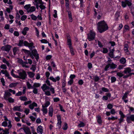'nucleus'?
I'll list each match as a JSON object with an SVG mask.
<instances>
[{
    "mask_svg": "<svg viewBox=\"0 0 134 134\" xmlns=\"http://www.w3.org/2000/svg\"><path fill=\"white\" fill-rule=\"evenodd\" d=\"M113 107V105L110 103L108 104L107 106V108L109 109H111Z\"/></svg>",
    "mask_w": 134,
    "mask_h": 134,
    "instance_id": "49",
    "label": "nucleus"
},
{
    "mask_svg": "<svg viewBox=\"0 0 134 134\" xmlns=\"http://www.w3.org/2000/svg\"><path fill=\"white\" fill-rule=\"evenodd\" d=\"M128 93L127 92H126L125 93L122 98V99H125L127 98V94Z\"/></svg>",
    "mask_w": 134,
    "mask_h": 134,
    "instance_id": "39",
    "label": "nucleus"
},
{
    "mask_svg": "<svg viewBox=\"0 0 134 134\" xmlns=\"http://www.w3.org/2000/svg\"><path fill=\"white\" fill-rule=\"evenodd\" d=\"M6 72L5 73V76L6 77H7V78L9 79H11L12 78L10 77L9 74L6 70H5Z\"/></svg>",
    "mask_w": 134,
    "mask_h": 134,
    "instance_id": "29",
    "label": "nucleus"
},
{
    "mask_svg": "<svg viewBox=\"0 0 134 134\" xmlns=\"http://www.w3.org/2000/svg\"><path fill=\"white\" fill-rule=\"evenodd\" d=\"M53 111V110L52 107L50 106L49 108V111L48 113L49 115L51 117L52 116Z\"/></svg>",
    "mask_w": 134,
    "mask_h": 134,
    "instance_id": "14",
    "label": "nucleus"
},
{
    "mask_svg": "<svg viewBox=\"0 0 134 134\" xmlns=\"http://www.w3.org/2000/svg\"><path fill=\"white\" fill-rule=\"evenodd\" d=\"M27 88L28 89H30V88H32L34 87L33 86H32L31 85L30 83L29 82H27Z\"/></svg>",
    "mask_w": 134,
    "mask_h": 134,
    "instance_id": "27",
    "label": "nucleus"
},
{
    "mask_svg": "<svg viewBox=\"0 0 134 134\" xmlns=\"http://www.w3.org/2000/svg\"><path fill=\"white\" fill-rule=\"evenodd\" d=\"M23 40H20L19 41V42L18 44V46L20 47L21 46H23Z\"/></svg>",
    "mask_w": 134,
    "mask_h": 134,
    "instance_id": "41",
    "label": "nucleus"
},
{
    "mask_svg": "<svg viewBox=\"0 0 134 134\" xmlns=\"http://www.w3.org/2000/svg\"><path fill=\"white\" fill-rule=\"evenodd\" d=\"M108 52V50L107 48H103V52L104 53H107Z\"/></svg>",
    "mask_w": 134,
    "mask_h": 134,
    "instance_id": "60",
    "label": "nucleus"
},
{
    "mask_svg": "<svg viewBox=\"0 0 134 134\" xmlns=\"http://www.w3.org/2000/svg\"><path fill=\"white\" fill-rule=\"evenodd\" d=\"M128 45L127 44H125L124 45V50L125 52H127L128 51Z\"/></svg>",
    "mask_w": 134,
    "mask_h": 134,
    "instance_id": "24",
    "label": "nucleus"
},
{
    "mask_svg": "<svg viewBox=\"0 0 134 134\" xmlns=\"http://www.w3.org/2000/svg\"><path fill=\"white\" fill-rule=\"evenodd\" d=\"M22 51H24L26 54L28 55V56L30 55L31 54V52L30 51L25 49H22Z\"/></svg>",
    "mask_w": 134,
    "mask_h": 134,
    "instance_id": "17",
    "label": "nucleus"
},
{
    "mask_svg": "<svg viewBox=\"0 0 134 134\" xmlns=\"http://www.w3.org/2000/svg\"><path fill=\"white\" fill-rule=\"evenodd\" d=\"M122 6L123 7H125L126 6V3L125 0V1H122L121 2Z\"/></svg>",
    "mask_w": 134,
    "mask_h": 134,
    "instance_id": "44",
    "label": "nucleus"
},
{
    "mask_svg": "<svg viewBox=\"0 0 134 134\" xmlns=\"http://www.w3.org/2000/svg\"><path fill=\"white\" fill-rule=\"evenodd\" d=\"M99 80V78L98 76H94V80L95 82L98 81Z\"/></svg>",
    "mask_w": 134,
    "mask_h": 134,
    "instance_id": "56",
    "label": "nucleus"
},
{
    "mask_svg": "<svg viewBox=\"0 0 134 134\" xmlns=\"http://www.w3.org/2000/svg\"><path fill=\"white\" fill-rule=\"evenodd\" d=\"M8 101L10 103H13L14 102V99L11 98V97H10L8 99Z\"/></svg>",
    "mask_w": 134,
    "mask_h": 134,
    "instance_id": "53",
    "label": "nucleus"
},
{
    "mask_svg": "<svg viewBox=\"0 0 134 134\" xmlns=\"http://www.w3.org/2000/svg\"><path fill=\"white\" fill-rule=\"evenodd\" d=\"M97 29L101 33L107 30L108 27L104 20L99 22L97 24Z\"/></svg>",
    "mask_w": 134,
    "mask_h": 134,
    "instance_id": "1",
    "label": "nucleus"
},
{
    "mask_svg": "<svg viewBox=\"0 0 134 134\" xmlns=\"http://www.w3.org/2000/svg\"><path fill=\"white\" fill-rule=\"evenodd\" d=\"M96 34L92 31H90V33L88 34V39L90 41L93 40L95 38Z\"/></svg>",
    "mask_w": 134,
    "mask_h": 134,
    "instance_id": "3",
    "label": "nucleus"
},
{
    "mask_svg": "<svg viewBox=\"0 0 134 134\" xmlns=\"http://www.w3.org/2000/svg\"><path fill=\"white\" fill-rule=\"evenodd\" d=\"M120 62L121 63L124 64L126 62V60L125 58H122L120 60Z\"/></svg>",
    "mask_w": 134,
    "mask_h": 134,
    "instance_id": "28",
    "label": "nucleus"
},
{
    "mask_svg": "<svg viewBox=\"0 0 134 134\" xmlns=\"http://www.w3.org/2000/svg\"><path fill=\"white\" fill-rule=\"evenodd\" d=\"M19 75H18L17 78L22 80L25 79L27 77V74L25 71L23 70L20 69L17 70Z\"/></svg>",
    "mask_w": 134,
    "mask_h": 134,
    "instance_id": "2",
    "label": "nucleus"
},
{
    "mask_svg": "<svg viewBox=\"0 0 134 134\" xmlns=\"http://www.w3.org/2000/svg\"><path fill=\"white\" fill-rule=\"evenodd\" d=\"M18 51V49L17 47H15L13 48V54L14 55L16 54V53Z\"/></svg>",
    "mask_w": 134,
    "mask_h": 134,
    "instance_id": "32",
    "label": "nucleus"
},
{
    "mask_svg": "<svg viewBox=\"0 0 134 134\" xmlns=\"http://www.w3.org/2000/svg\"><path fill=\"white\" fill-rule=\"evenodd\" d=\"M110 63H108L105 66L104 68V70L105 71H107L108 70V69L110 67Z\"/></svg>",
    "mask_w": 134,
    "mask_h": 134,
    "instance_id": "36",
    "label": "nucleus"
},
{
    "mask_svg": "<svg viewBox=\"0 0 134 134\" xmlns=\"http://www.w3.org/2000/svg\"><path fill=\"white\" fill-rule=\"evenodd\" d=\"M2 125L4 127L7 126V123L5 121H4L2 123Z\"/></svg>",
    "mask_w": 134,
    "mask_h": 134,
    "instance_id": "54",
    "label": "nucleus"
},
{
    "mask_svg": "<svg viewBox=\"0 0 134 134\" xmlns=\"http://www.w3.org/2000/svg\"><path fill=\"white\" fill-rule=\"evenodd\" d=\"M117 65L116 64L112 63H110V67L111 69H114L116 68Z\"/></svg>",
    "mask_w": 134,
    "mask_h": 134,
    "instance_id": "18",
    "label": "nucleus"
},
{
    "mask_svg": "<svg viewBox=\"0 0 134 134\" xmlns=\"http://www.w3.org/2000/svg\"><path fill=\"white\" fill-rule=\"evenodd\" d=\"M27 74L31 78L33 77L35 75V74L31 72H28Z\"/></svg>",
    "mask_w": 134,
    "mask_h": 134,
    "instance_id": "21",
    "label": "nucleus"
},
{
    "mask_svg": "<svg viewBox=\"0 0 134 134\" xmlns=\"http://www.w3.org/2000/svg\"><path fill=\"white\" fill-rule=\"evenodd\" d=\"M102 90L103 91L105 92H108L109 91L108 89L105 87H102Z\"/></svg>",
    "mask_w": 134,
    "mask_h": 134,
    "instance_id": "50",
    "label": "nucleus"
},
{
    "mask_svg": "<svg viewBox=\"0 0 134 134\" xmlns=\"http://www.w3.org/2000/svg\"><path fill=\"white\" fill-rule=\"evenodd\" d=\"M31 5L30 4H27L26 5L24 6V8L26 9L27 10V12H28V10H29L30 7Z\"/></svg>",
    "mask_w": 134,
    "mask_h": 134,
    "instance_id": "25",
    "label": "nucleus"
},
{
    "mask_svg": "<svg viewBox=\"0 0 134 134\" xmlns=\"http://www.w3.org/2000/svg\"><path fill=\"white\" fill-rule=\"evenodd\" d=\"M42 108L41 110L43 111V113L44 114H46L47 113V109L46 107H44V105H42Z\"/></svg>",
    "mask_w": 134,
    "mask_h": 134,
    "instance_id": "19",
    "label": "nucleus"
},
{
    "mask_svg": "<svg viewBox=\"0 0 134 134\" xmlns=\"http://www.w3.org/2000/svg\"><path fill=\"white\" fill-rule=\"evenodd\" d=\"M14 70L12 69L10 72L11 75L14 77L17 78L18 75H15L14 73Z\"/></svg>",
    "mask_w": 134,
    "mask_h": 134,
    "instance_id": "26",
    "label": "nucleus"
},
{
    "mask_svg": "<svg viewBox=\"0 0 134 134\" xmlns=\"http://www.w3.org/2000/svg\"><path fill=\"white\" fill-rule=\"evenodd\" d=\"M131 69L129 68H127L124 69V70L123 72L125 74L127 75H129L130 76H131L132 74V73H131Z\"/></svg>",
    "mask_w": 134,
    "mask_h": 134,
    "instance_id": "5",
    "label": "nucleus"
},
{
    "mask_svg": "<svg viewBox=\"0 0 134 134\" xmlns=\"http://www.w3.org/2000/svg\"><path fill=\"white\" fill-rule=\"evenodd\" d=\"M44 92H45V94L47 96H49L51 95V93L49 91H45Z\"/></svg>",
    "mask_w": 134,
    "mask_h": 134,
    "instance_id": "59",
    "label": "nucleus"
},
{
    "mask_svg": "<svg viewBox=\"0 0 134 134\" xmlns=\"http://www.w3.org/2000/svg\"><path fill=\"white\" fill-rule=\"evenodd\" d=\"M22 94V93L21 91H19L18 92L16 93L15 96H21Z\"/></svg>",
    "mask_w": 134,
    "mask_h": 134,
    "instance_id": "61",
    "label": "nucleus"
},
{
    "mask_svg": "<svg viewBox=\"0 0 134 134\" xmlns=\"http://www.w3.org/2000/svg\"><path fill=\"white\" fill-rule=\"evenodd\" d=\"M1 82L2 83L3 85V86H5V82L4 79L3 78H1Z\"/></svg>",
    "mask_w": 134,
    "mask_h": 134,
    "instance_id": "63",
    "label": "nucleus"
},
{
    "mask_svg": "<svg viewBox=\"0 0 134 134\" xmlns=\"http://www.w3.org/2000/svg\"><path fill=\"white\" fill-rule=\"evenodd\" d=\"M20 106H15L14 107L13 110H14L21 111H22V109L20 108Z\"/></svg>",
    "mask_w": 134,
    "mask_h": 134,
    "instance_id": "16",
    "label": "nucleus"
},
{
    "mask_svg": "<svg viewBox=\"0 0 134 134\" xmlns=\"http://www.w3.org/2000/svg\"><path fill=\"white\" fill-rule=\"evenodd\" d=\"M68 45L69 46V47H71V39H68L67 40Z\"/></svg>",
    "mask_w": 134,
    "mask_h": 134,
    "instance_id": "37",
    "label": "nucleus"
},
{
    "mask_svg": "<svg viewBox=\"0 0 134 134\" xmlns=\"http://www.w3.org/2000/svg\"><path fill=\"white\" fill-rule=\"evenodd\" d=\"M36 8L34 6L30 7L28 12H32L35 10Z\"/></svg>",
    "mask_w": 134,
    "mask_h": 134,
    "instance_id": "20",
    "label": "nucleus"
},
{
    "mask_svg": "<svg viewBox=\"0 0 134 134\" xmlns=\"http://www.w3.org/2000/svg\"><path fill=\"white\" fill-rule=\"evenodd\" d=\"M50 104V103L48 101H46L45 104L44 105V107H47L48 105H49Z\"/></svg>",
    "mask_w": 134,
    "mask_h": 134,
    "instance_id": "46",
    "label": "nucleus"
},
{
    "mask_svg": "<svg viewBox=\"0 0 134 134\" xmlns=\"http://www.w3.org/2000/svg\"><path fill=\"white\" fill-rule=\"evenodd\" d=\"M73 79H70L68 81V85H71L73 83Z\"/></svg>",
    "mask_w": 134,
    "mask_h": 134,
    "instance_id": "58",
    "label": "nucleus"
},
{
    "mask_svg": "<svg viewBox=\"0 0 134 134\" xmlns=\"http://www.w3.org/2000/svg\"><path fill=\"white\" fill-rule=\"evenodd\" d=\"M16 85L17 84L15 83H12L10 84L9 87L10 88H12L16 86Z\"/></svg>",
    "mask_w": 134,
    "mask_h": 134,
    "instance_id": "43",
    "label": "nucleus"
},
{
    "mask_svg": "<svg viewBox=\"0 0 134 134\" xmlns=\"http://www.w3.org/2000/svg\"><path fill=\"white\" fill-rule=\"evenodd\" d=\"M111 83L115 82L116 80V78L114 76L111 77Z\"/></svg>",
    "mask_w": 134,
    "mask_h": 134,
    "instance_id": "40",
    "label": "nucleus"
},
{
    "mask_svg": "<svg viewBox=\"0 0 134 134\" xmlns=\"http://www.w3.org/2000/svg\"><path fill=\"white\" fill-rule=\"evenodd\" d=\"M97 122L99 124H102V121L101 117L100 116H98L97 117Z\"/></svg>",
    "mask_w": 134,
    "mask_h": 134,
    "instance_id": "22",
    "label": "nucleus"
},
{
    "mask_svg": "<svg viewBox=\"0 0 134 134\" xmlns=\"http://www.w3.org/2000/svg\"><path fill=\"white\" fill-rule=\"evenodd\" d=\"M31 18L32 19L35 20L37 19V17L35 16L33 14H32L31 15Z\"/></svg>",
    "mask_w": 134,
    "mask_h": 134,
    "instance_id": "42",
    "label": "nucleus"
},
{
    "mask_svg": "<svg viewBox=\"0 0 134 134\" xmlns=\"http://www.w3.org/2000/svg\"><path fill=\"white\" fill-rule=\"evenodd\" d=\"M57 118L58 122L57 124V126L59 128L61 126L62 121H61V117L60 115H58L57 116Z\"/></svg>",
    "mask_w": 134,
    "mask_h": 134,
    "instance_id": "7",
    "label": "nucleus"
},
{
    "mask_svg": "<svg viewBox=\"0 0 134 134\" xmlns=\"http://www.w3.org/2000/svg\"><path fill=\"white\" fill-rule=\"evenodd\" d=\"M24 46L28 47L29 48L32 47L34 45V43L31 42L30 43H29L26 41H24Z\"/></svg>",
    "mask_w": 134,
    "mask_h": 134,
    "instance_id": "10",
    "label": "nucleus"
},
{
    "mask_svg": "<svg viewBox=\"0 0 134 134\" xmlns=\"http://www.w3.org/2000/svg\"><path fill=\"white\" fill-rule=\"evenodd\" d=\"M117 75L120 77H122L124 76V75L121 73L120 72H118L116 74Z\"/></svg>",
    "mask_w": 134,
    "mask_h": 134,
    "instance_id": "64",
    "label": "nucleus"
},
{
    "mask_svg": "<svg viewBox=\"0 0 134 134\" xmlns=\"http://www.w3.org/2000/svg\"><path fill=\"white\" fill-rule=\"evenodd\" d=\"M125 1H126V4H127L129 6H130L131 5L132 3L131 2L127 0H125Z\"/></svg>",
    "mask_w": 134,
    "mask_h": 134,
    "instance_id": "48",
    "label": "nucleus"
},
{
    "mask_svg": "<svg viewBox=\"0 0 134 134\" xmlns=\"http://www.w3.org/2000/svg\"><path fill=\"white\" fill-rule=\"evenodd\" d=\"M80 123L78 125V127H83L85 126V124L82 121H80Z\"/></svg>",
    "mask_w": 134,
    "mask_h": 134,
    "instance_id": "33",
    "label": "nucleus"
},
{
    "mask_svg": "<svg viewBox=\"0 0 134 134\" xmlns=\"http://www.w3.org/2000/svg\"><path fill=\"white\" fill-rule=\"evenodd\" d=\"M126 120L128 123H131V121H134V115H132L130 116H128L127 117Z\"/></svg>",
    "mask_w": 134,
    "mask_h": 134,
    "instance_id": "9",
    "label": "nucleus"
},
{
    "mask_svg": "<svg viewBox=\"0 0 134 134\" xmlns=\"http://www.w3.org/2000/svg\"><path fill=\"white\" fill-rule=\"evenodd\" d=\"M68 127L67 124L66 123H65L63 129L64 130H66L67 129Z\"/></svg>",
    "mask_w": 134,
    "mask_h": 134,
    "instance_id": "62",
    "label": "nucleus"
},
{
    "mask_svg": "<svg viewBox=\"0 0 134 134\" xmlns=\"http://www.w3.org/2000/svg\"><path fill=\"white\" fill-rule=\"evenodd\" d=\"M41 85L40 83H34L33 86L34 87L36 88L39 87Z\"/></svg>",
    "mask_w": 134,
    "mask_h": 134,
    "instance_id": "34",
    "label": "nucleus"
},
{
    "mask_svg": "<svg viewBox=\"0 0 134 134\" xmlns=\"http://www.w3.org/2000/svg\"><path fill=\"white\" fill-rule=\"evenodd\" d=\"M1 68L2 69H5L7 68V67L6 65L5 64H2V65L1 66Z\"/></svg>",
    "mask_w": 134,
    "mask_h": 134,
    "instance_id": "52",
    "label": "nucleus"
},
{
    "mask_svg": "<svg viewBox=\"0 0 134 134\" xmlns=\"http://www.w3.org/2000/svg\"><path fill=\"white\" fill-rule=\"evenodd\" d=\"M12 94L9 92L5 91L4 94V97L5 100H7L8 99L10 98L9 97Z\"/></svg>",
    "mask_w": 134,
    "mask_h": 134,
    "instance_id": "8",
    "label": "nucleus"
},
{
    "mask_svg": "<svg viewBox=\"0 0 134 134\" xmlns=\"http://www.w3.org/2000/svg\"><path fill=\"white\" fill-rule=\"evenodd\" d=\"M70 49V52L71 53V54L72 55H74L75 54V53L74 52V49L72 47H69Z\"/></svg>",
    "mask_w": 134,
    "mask_h": 134,
    "instance_id": "31",
    "label": "nucleus"
},
{
    "mask_svg": "<svg viewBox=\"0 0 134 134\" xmlns=\"http://www.w3.org/2000/svg\"><path fill=\"white\" fill-rule=\"evenodd\" d=\"M36 118L32 116H31L29 117V118L31 119L32 121H35Z\"/></svg>",
    "mask_w": 134,
    "mask_h": 134,
    "instance_id": "45",
    "label": "nucleus"
},
{
    "mask_svg": "<svg viewBox=\"0 0 134 134\" xmlns=\"http://www.w3.org/2000/svg\"><path fill=\"white\" fill-rule=\"evenodd\" d=\"M12 47L10 45H8L3 46L1 48V49L3 51L9 52Z\"/></svg>",
    "mask_w": 134,
    "mask_h": 134,
    "instance_id": "6",
    "label": "nucleus"
},
{
    "mask_svg": "<svg viewBox=\"0 0 134 134\" xmlns=\"http://www.w3.org/2000/svg\"><path fill=\"white\" fill-rule=\"evenodd\" d=\"M41 88L43 92H45L46 90H49L50 89L49 87L47 86L46 84H43L41 87Z\"/></svg>",
    "mask_w": 134,
    "mask_h": 134,
    "instance_id": "11",
    "label": "nucleus"
},
{
    "mask_svg": "<svg viewBox=\"0 0 134 134\" xmlns=\"http://www.w3.org/2000/svg\"><path fill=\"white\" fill-rule=\"evenodd\" d=\"M35 2L36 3V4H35L36 5V8L37 9H38V7H39V6L38 5V0H34Z\"/></svg>",
    "mask_w": 134,
    "mask_h": 134,
    "instance_id": "57",
    "label": "nucleus"
},
{
    "mask_svg": "<svg viewBox=\"0 0 134 134\" xmlns=\"http://www.w3.org/2000/svg\"><path fill=\"white\" fill-rule=\"evenodd\" d=\"M3 62L4 63L6 64L8 66H9V63L7 61L5 58H4L3 59Z\"/></svg>",
    "mask_w": 134,
    "mask_h": 134,
    "instance_id": "35",
    "label": "nucleus"
},
{
    "mask_svg": "<svg viewBox=\"0 0 134 134\" xmlns=\"http://www.w3.org/2000/svg\"><path fill=\"white\" fill-rule=\"evenodd\" d=\"M109 57L111 58H113L114 57V53L110 52L109 53Z\"/></svg>",
    "mask_w": 134,
    "mask_h": 134,
    "instance_id": "47",
    "label": "nucleus"
},
{
    "mask_svg": "<svg viewBox=\"0 0 134 134\" xmlns=\"http://www.w3.org/2000/svg\"><path fill=\"white\" fill-rule=\"evenodd\" d=\"M118 118L116 117H114L112 116L111 117H109L108 118V120H115L117 119Z\"/></svg>",
    "mask_w": 134,
    "mask_h": 134,
    "instance_id": "30",
    "label": "nucleus"
},
{
    "mask_svg": "<svg viewBox=\"0 0 134 134\" xmlns=\"http://www.w3.org/2000/svg\"><path fill=\"white\" fill-rule=\"evenodd\" d=\"M31 52L32 55H34L37 61L39 58V57L37 50L35 49H34L31 51Z\"/></svg>",
    "mask_w": 134,
    "mask_h": 134,
    "instance_id": "4",
    "label": "nucleus"
},
{
    "mask_svg": "<svg viewBox=\"0 0 134 134\" xmlns=\"http://www.w3.org/2000/svg\"><path fill=\"white\" fill-rule=\"evenodd\" d=\"M32 89H33V92L35 94H37V93L38 92V90L37 88H34V87L33 88H32Z\"/></svg>",
    "mask_w": 134,
    "mask_h": 134,
    "instance_id": "38",
    "label": "nucleus"
},
{
    "mask_svg": "<svg viewBox=\"0 0 134 134\" xmlns=\"http://www.w3.org/2000/svg\"><path fill=\"white\" fill-rule=\"evenodd\" d=\"M23 130L26 134H31L30 130L28 127H26L23 129Z\"/></svg>",
    "mask_w": 134,
    "mask_h": 134,
    "instance_id": "15",
    "label": "nucleus"
},
{
    "mask_svg": "<svg viewBox=\"0 0 134 134\" xmlns=\"http://www.w3.org/2000/svg\"><path fill=\"white\" fill-rule=\"evenodd\" d=\"M19 99L22 101H26L27 100V98L26 96H21Z\"/></svg>",
    "mask_w": 134,
    "mask_h": 134,
    "instance_id": "23",
    "label": "nucleus"
},
{
    "mask_svg": "<svg viewBox=\"0 0 134 134\" xmlns=\"http://www.w3.org/2000/svg\"><path fill=\"white\" fill-rule=\"evenodd\" d=\"M27 18V16L26 15H23L21 18V19L22 21L24 20Z\"/></svg>",
    "mask_w": 134,
    "mask_h": 134,
    "instance_id": "55",
    "label": "nucleus"
},
{
    "mask_svg": "<svg viewBox=\"0 0 134 134\" xmlns=\"http://www.w3.org/2000/svg\"><path fill=\"white\" fill-rule=\"evenodd\" d=\"M49 79L53 81V82H55L57 81H59L60 79V78L59 76H57L55 78L52 76H51L49 77Z\"/></svg>",
    "mask_w": 134,
    "mask_h": 134,
    "instance_id": "12",
    "label": "nucleus"
},
{
    "mask_svg": "<svg viewBox=\"0 0 134 134\" xmlns=\"http://www.w3.org/2000/svg\"><path fill=\"white\" fill-rule=\"evenodd\" d=\"M119 113L121 115V118H124L125 117V115L121 111H120Z\"/></svg>",
    "mask_w": 134,
    "mask_h": 134,
    "instance_id": "51",
    "label": "nucleus"
},
{
    "mask_svg": "<svg viewBox=\"0 0 134 134\" xmlns=\"http://www.w3.org/2000/svg\"><path fill=\"white\" fill-rule=\"evenodd\" d=\"M43 127L41 126H38L37 129V132L38 133H40V134H42L43 132Z\"/></svg>",
    "mask_w": 134,
    "mask_h": 134,
    "instance_id": "13",
    "label": "nucleus"
}]
</instances>
